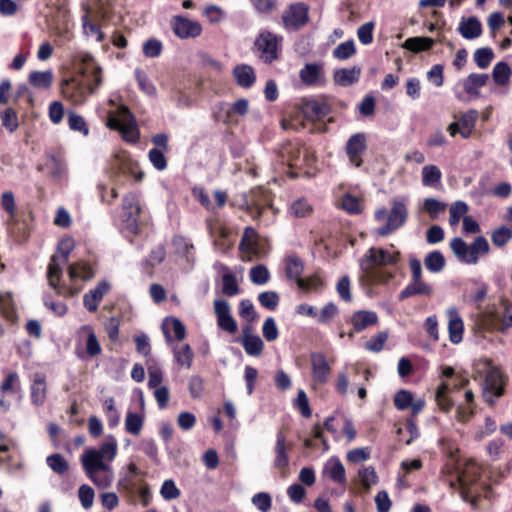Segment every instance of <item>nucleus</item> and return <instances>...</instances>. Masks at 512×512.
<instances>
[{
    "instance_id": "nucleus-1",
    "label": "nucleus",
    "mask_w": 512,
    "mask_h": 512,
    "mask_svg": "<svg viewBox=\"0 0 512 512\" xmlns=\"http://www.w3.org/2000/svg\"><path fill=\"white\" fill-rule=\"evenodd\" d=\"M73 247V239H62L58 244L56 253L51 257L47 268L49 286L57 295L63 297H73L78 294L81 287H77V283L88 281L95 275L94 268L88 262L81 260L68 267V276L71 284H66L62 281L63 269L68 264L69 255Z\"/></svg>"
},
{
    "instance_id": "nucleus-2",
    "label": "nucleus",
    "mask_w": 512,
    "mask_h": 512,
    "mask_svg": "<svg viewBox=\"0 0 512 512\" xmlns=\"http://www.w3.org/2000/svg\"><path fill=\"white\" fill-rule=\"evenodd\" d=\"M72 61L82 76L87 78V83L75 78L66 79L62 82L61 91L73 104H83L102 85V68L90 52L83 50L75 51Z\"/></svg>"
},
{
    "instance_id": "nucleus-3",
    "label": "nucleus",
    "mask_w": 512,
    "mask_h": 512,
    "mask_svg": "<svg viewBox=\"0 0 512 512\" xmlns=\"http://www.w3.org/2000/svg\"><path fill=\"white\" fill-rule=\"evenodd\" d=\"M400 261V252L391 245L390 249L371 247L360 259L359 265L362 275L360 282L363 286H374L388 283L394 274L382 269L395 266Z\"/></svg>"
},
{
    "instance_id": "nucleus-4",
    "label": "nucleus",
    "mask_w": 512,
    "mask_h": 512,
    "mask_svg": "<svg viewBox=\"0 0 512 512\" xmlns=\"http://www.w3.org/2000/svg\"><path fill=\"white\" fill-rule=\"evenodd\" d=\"M475 375L481 378L482 396L489 405L504 394L505 378L502 371L490 360H483L476 364Z\"/></svg>"
},
{
    "instance_id": "nucleus-5",
    "label": "nucleus",
    "mask_w": 512,
    "mask_h": 512,
    "mask_svg": "<svg viewBox=\"0 0 512 512\" xmlns=\"http://www.w3.org/2000/svg\"><path fill=\"white\" fill-rule=\"evenodd\" d=\"M408 201L407 196H398L391 199L389 211L386 208H380L375 211V220L382 223L377 228L379 236L390 235L405 224L408 218Z\"/></svg>"
},
{
    "instance_id": "nucleus-6",
    "label": "nucleus",
    "mask_w": 512,
    "mask_h": 512,
    "mask_svg": "<svg viewBox=\"0 0 512 512\" xmlns=\"http://www.w3.org/2000/svg\"><path fill=\"white\" fill-rule=\"evenodd\" d=\"M450 248L458 261L468 265L477 264L479 258L490 250L489 243L483 236L476 237L471 244H467L460 237H455L450 242Z\"/></svg>"
},
{
    "instance_id": "nucleus-7",
    "label": "nucleus",
    "mask_w": 512,
    "mask_h": 512,
    "mask_svg": "<svg viewBox=\"0 0 512 512\" xmlns=\"http://www.w3.org/2000/svg\"><path fill=\"white\" fill-rule=\"evenodd\" d=\"M457 476L455 481H450L451 488H457L460 491L461 498L465 502H470L476 506V499H470L469 489L477 482L481 475V468L474 460H466L457 467Z\"/></svg>"
},
{
    "instance_id": "nucleus-8",
    "label": "nucleus",
    "mask_w": 512,
    "mask_h": 512,
    "mask_svg": "<svg viewBox=\"0 0 512 512\" xmlns=\"http://www.w3.org/2000/svg\"><path fill=\"white\" fill-rule=\"evenodd\" d=\"M118 444L113 435H107L99 448H89L81 456L82 465H110L117 455Z\"/></svg>"
},
{
    "instance_id": "nucleus-9",
    "label": "nucleus",
    "mask_w": 512,
    "mask_h": 512,
    "mask_svg": "<svg viewBox=\"0 0 512 512\" xmlns=\"http://www.w3.org/2000/svg\"><path fill=\"white\" fill-rule=\"evenodd\" d=\"M283 37L268 30H262L256 37L255 51L264 63H272L278 59L282 48Z\"/></svg>"
},
{
    "instance_id": "nucleus-10",
    "label": "nucleus",
    "mask_w": 512,
    "mask_h": 512,
    "mask_svg": "<svg viewBox=\"0 0 512 512\" xmlns=\"http://www.w3.org/2000/svg\"><path fill=\"white\" fill-rule=\"evenodd\" d=\"M141 206L139 197L136 193L126 194L122 202V231L126 235H136L139 232V215Z\"/></svg>"
},
{
    "instance_id": "nucleus-11",
    "label": "nucleus",
    "mask_w": 512,
    "mask_h": 512,
    "mask_svg": "<svg viewBox=\"0 0 512 512\" xmlns=\"http://www.w3.org/2000/svg\"><path fill=\"white\" fill-rule=\"evenodd\" d=\"M108 126L121 132L124 140L136 143L139 140V129L137 124L125 106H120L117 116H110Z\"/></svg>"
},
{
    "instance_id": "nucleus-12",
    "label": "nucleus",
    "mask_w": 512,
    "mask_h": 512,
    "mask_svg": "<svg viewBox=\"0 0 512 512\" xmlns=\"http://www.w3.org/2000/svg\"><path fill=\"white\" fill-rule=\"evenodd\" d=\"M367 149V137L363 132L355 133L346 142L345 152L351 165L360 167L363 163L362 156Z\"/></svg>"
},
{
    "instance_id": "nucleus-13",
    "label": "nucleus",
    "mask_w": 512,
    "mask_h": 512,
    "mask_svg": "<svg viewBox=\"0 0 512 512\" xmlns=\"http://www.w3.org/2000/svg\"><path fill=\"white\" fill-rule=\"evenodd\" d=\"M173 32L180 39L196 38L202 33V26L196 20L183 15H176L171 21Z\"/></svg>"
},
{
    "instance_id": "nucleus-14",
    "label": "nucleus",
    "mask_w": 512,
    "mask_h": 512,
    "mask_svg": "<svg viewBox=\"0 0 512 512\" xmlns=\"http://www.w3.org/2000/svg\"><path fill=\"white\" fill-rule=\"evenodd\" d=\"M214 313L216 315L217 325L221 330L229 334H234L237 331V322L232 317L231 307L226 300L216 299L214 301Z\"/></svg>"
},
{
    "instance_id": "nucleus-15",
    "label": "nucleus",
    "mask_w": 512,
    "mask_h": 512,
    "mask_svg": "<svg viewBox=\"0 0 512 512\" xmlns=\"http://www.w3.org/2000/svg\"><path fill=\"white\" fill-rule=\"evenodd\" d=\"M86 476L98 488L106 489L111 486L114 472L110 465H82Z\"/></svg>"
},
{
    "instance_id": "nucleus-16",
    "label": "nucleus",
    "mask_w": 512,
    "mask_h": 512,
    "mask_svg": "<svg viewBox=\"0 0 512 512\" xmlns=\"http://www.w3.org/2000/svg\"><path fill=\"white\" fill-rule=\"evenodd\" d=\"M308 21V8L303 3L293 4L283 15V23L288 30H299Z\"/></svg>"
},
{
    "instance_id": "nucleus-17",
    "label": "nucleus",
    "mask_w": 512,
    "mask_h": 512,
    "mask_svg": "<svg viewBox=\"0 0 512 512\" xmlns=\"http://www.w3.org/2000/svg\"><path fill=\"white\" fill-rule=\"evenodd\" d=\"M217 107L218 112L216 114V119L224 123H231L233 121V115L244 116L248 113L249 103L246 99L241 98L232 105L221 102Z\"/></svg>"
},
{
    "instance_id": "nucleus-18",
    "label": "nucleus",
    "mask_w": 512,
    "mask_h": 512,
    "mask_svg": "<svg viewBox=\"0 0 512 512\" xmlns=\"http://www.w3.org/2000/svg\"><path fill=\"white\" fill-rule=\"evenodd\" d=\"M245 204L251 213L260 216L263 210L271 206L270 194L263 188L252 189L245 196Z\"/></svg>"
},
{
    "instance_id": "nucleus-19",
    "label": "nucleus",
    "mask_w": 512,
    "mask_h": 512,
    "mask_svg": "<svg viewBox=\"0 0 512 512\" xmlns=\"http://www.w3.org/2000/svg\"><path fill=\"white\" fill-rule=\"evenodd\" d=\"M299 77L306 86H322L325 83L324 66L321 63H307L299 71Z\"/></svg>"
},
{
    "instance_id": "nucleus-20",
    "label": "nucleus",
    "mask_w": 512,
    "mask_h": 512,
    "mask_svg": "<svg viewBox=\"0 0 512 512\" xmlns=\"http://www.w3.org/2000/svg\"><path fill=\"white\" fill-rule=\"evenodd\" d=\"M290 446L286 443L285 435L282 432H278L276 435V443L274 446V467L281 471L283 476L286 475L287 469L290 464L289 458Z\"/></svg>"
},
{
    "instance_id": "nucleus-21",
    "label": "nucleus",
    "mask_w": 512,
    "mask_h": 512,
    "mask_svg": "<svg viewBox=\"0 0 512 512\" xmlns=\"http://www.w3.org/2000/svg\"><path fill=\"white\" fill-rule=\"evenodd\" d=\"M79 340L85 342V353L89 357H95L101 354L102 348L94 331V328L90 324H85L79 327L77 331Z\"/></svg>"
},
{
    "instance_id": "nucleus-22",
    "label": "nucleus",
    "mask_w": 512,
    "mask_h": 512,
    "mask_svg": "<svg viewBox=\"0 0 512 512\" xmlns=\"http://www.w3.org/2000/svg\"><path fill=\"white\" fill-rule=\"evenodd\" d=\"M312 378L319 384L326 383L331 373V366L322 353H312L310 356Z\"/></svg>"
},
{
    "instance_id": "nucleus-23",
    "label": "nucleus",
    "mask_w": 512,
    "mask_h": 512,
    "mask_svg": "<svg viewBox=\"0 0 512 512\" xmlns=\"http://www.w3.org/2000/svg\"><path fill=\"white\" fill-rule=\"evenodd\" d=\"M448 318V333L449 340L453 344H458L463 339L464 322L455 307H450L446 310Z\"/></svg>"
},
{
    "instance_id": "nucleus-24",
    "label": "nucleus",
    "mask_w": 512,
    "mask_h": 512,
    "mask_svg": "<svg viewBox=\"0 0 512 512\" xmlns=\"http://www.w3.org/2000/svg\"><path fill=\"white\" fill-rule=\"evenodd\" d=\"M110 290V284L103 280L100 281L94 289H91L83 296L84 307L89 312H95L98 309L104 295Z\"/></svg>"
},
{
    "instance_id": "nucleus-25",
    "label": "nucleus",
    "mask_w": 512,
    "mask_h": 512,
    "mask_svg": "<svg viewBox=\"0 0 512 512\" xmlns=\"http://www.w3.org/2000/svg\"><path fill=\"white\" fill-rule=\"evenodd\" d=\"M47 398V384L43 374L37 373L34 375L30 387V399L32 405L41 407L44 405Z\"/></svg>"
},
{
    "instance_id": "nucleus-26",
    "label": "nucleus",
    "mask_w": 512,
    "mask_h": 512,
    "mask_svg": "<svg viewBox=\"0 0 512 512\" xmlns=\"http://www.w3.org/2000/svg\"><path fill=\"white\" fill-rule=\"evenodd\" d=\"M323 474L337 484H346V471L338 457H330L325 462Z\"/></svg>"
},
{
    "instance_id": "nucleus-27",
    "label": "nucleus",
    "mask_w": 512,
    "mask_h": 512,
    "mask_svg": "<svg viewBox=\"0 0 512 512\" xmlns=\"http://www.w3.org/2000/svg\"><path fill=\"white\" fill-rule=\"evenodd\" d=\"M457 31L464 39L473 40L481 36L482 24L475 16L462 17Z\"/></svg>"
},
{
    "instance_id": "nucleus-28",
    "label": "nucleus",
    "mask_w": 512,
    "mask_h": 512,
    "mask_svg": "<svg viewBox=\"0 0 512 512\" xmlns=\"http://www.w3.org/2000/svg\"><path fill=\"white\" fill-rule=\"evenodd\" d=\"M377 322L378 316L374 311L359 310L353 313L351 317L353 332L350 333V336H352L354 332L359 333L366 328L375 325Z\"/></svg>"
},
{
    "instance_id": "nucleus-29",
    "label": "nucleus",
    "mask_w": 512,
    "mask_h": 512,
    "mask_svg": "<svg viewBox=\"0 0 512 512\" xmlns=\"http://www.w3.org/2000/svg\"><path fill=\"white\" fill-rule=\"evenodd\" d=\"M162 331L166 342H172V335L177 341H182L186 336L184 324L177 318H165L162 323Z\"/></svg>"
},
{
    "instance_id": "nucleus-30",
    "label": "nucleus",
    "mask_w": 512,
    "mask_h": 512,
    "mask_svg": "<svg viewBox=\"0 0 512 512\" xmlns=\"http://www.w3.org/2000/svg\"><path fill=\"white\" fill-rule=\"evenodd\" d=\"M304 270L303 261L296 255H289L285 259V273L288 279L294 280L298 287L304 285L301 274Z\"/></svg>"
},
{
    "instance_id": "nucleus-31",
    "label": "nucleus",
    "mask_w": 512,
    "mask_h": 512,
    "mask_svg": "<svg viewBox=\"0 0 512 512\" xmlns=\"http://www.w3.org/2000/svg\"><path fill=\"white\" fill-rule=\"evenodd\" d=\"M433 293V288L430 284L424 282L422 279L411 280L409 284L400 292L399 300H405L415 295L430 296Z\"/></svg>"
},
{
    "instance_id": "nucleus-32",
    "label": "nucleus",
    "mask_w": 512,
    "mask_h": 512,
    "mask_svg": "<svg viewBox=\"0 0 512 512\" xmlns=\"http://www.w3.org/2000/svg\"><path fill=\"white\" fill-rule=\"evenodd\" d=\"M54 73L52 70L32 71L28 75L29 84L36 90L46 91L52 87Z\"/></svg>"
},
{
    "instance_id": "nucleus-33",
    "label": "nucleus",
    "mask_w": 512,
    "mask_h": 512,
    "mask_svg": "<svg viewBox=\"0 0 512 512\" xmlns=\"http://www.w3.org/2000/svg\"><path fill=\"white\" fill-rule=\"evenodd\" d=\"M233 76L236 83L242 88H250L255 80L256 75L252 66L247 64H240L234 67Z\"/></svg>"
},
{
    "instance_id": "nucleus-34",
    "label": "nucleus",
    "mask_w": 512,
    "mask_h": 512,
    "mask_svg": "<svg viewBox=\"0 0 512 512\" xmlns=\"http://www.w3.org/2000/svg\"><path fill=\"white\" fill-rule=\"evenodd\" d=\"M303 113L307 118L319 120L329 113V106L321 101L310 99L306 100L302 105Z\"/></svg>"
},
{
    "instance_id": "nucleus-35",
    "label": "nucleus",
    "mask_w": 512,
    "mask_h": 512,
    "mask_svg": "<svg viewBox=\"0 0 512 512\" xmlns=\"http://www.w3.org/2000/svg\"><path fill=\"white\" fill-rule=\"evenodd\" d=\"M361 75L360 67L338 69L334 73L335 83L347 87L359 81Z\"/></svg>"
},
{
    "instance_id": "nucleus-36",
    "label": "nucleus",
    "mask_w": 512,
    "mask_h": 512,
    "mask_svg": "<svg viewBox=\"0 0 512 512\" xmlns=\"http://www.w3.org/2000/svg\"><path fill=\"white\" fill-rule=\"evenodd\" d=\"M42 169L46 170L48 175L55 180L62 179L66 172V166L63 160L53 154L47 156Z\"/></svg>"
},
{
    "instance_id": "nucleus-37",
    "label": "nucleus",
    "mask_w": 512,
    "mask_h": 512,
    "mask_svg": "<svg viewBox=\"0 0 512 512\" xmlns=\"http://www.w3.org/2000/svg\"><path fill=\"white\" fill-rule=\"evenodd\" d=\"M489 79L488 74H470L463 82L464 90L472 96H478V89L485 86Z\"/></svg>"
},
{
    "instance_id": "nucleus-38",
    "label": "nucleus",
    "mask_w": 512,
    "mask_h": 512,
    "mask_svg": "<svg viewBox=\"0 0 512 512\" xmlns=\"http://www.w3.org/2000/svg\"><path fill=\"white\" fill-rule=\"evenodd\" d=\"M175 362L181 366L189 369L192 365L194 353L189 344L182 346H174L172 348Z\"/></svg>"
},
{
    "instance_id": "nucleus-39",
    "label": "nucleus",
    "mask_w": 512,
    "mask_h": 512,
    "mask_svg": "<svg viewBox=\"0 0 512 512\" xmlns=\"http://www.w3.org/2000/svg\"><path fill=\"white\" fill-rule=\"evenodd\" d=\"M238 342L243 346L246 354L252 357H258L262 354L264 343L259 335L253 337L239 338Z\"/></svg>"
},
{
    "instance_id": "nucleus-40",
    "label": "nucleus",
    "mask_w": 512,
    "mask_h": 512,
    "mask_svg": "<svg viewBox=\"0 0 512 512\" xmlns=\"http://www.w3.org/2000/svg\"><path fill=\"white\" fill-rule=\"evenodd\" d=\"M424 265L429 272L439 273L444 269L446 260L442 252L434 250L425 256Z\"/></svg>"
},
{
    "instance_id": "nucleus-41",
    "label": "nucleus",
    "mask_w": 512,
    "mask_h": 512,
    "mask_svg": "<svg viewBox=\"0 0 512 512\" xmlns=\"http://www.w3.org/2000/svg\"><path fill=\"white\" fill-rule=\"evenodd\" d=\"M478 111L471 109L464 113L460 119L457 121L460 126V134L463 138L470 137L472 130L475 126V123L478 119Z\"/></svg>"
},
{
    "instance_id": "nucleus-42",
    "label": "nucleus",
    "mask_w": 512,
    "mask_h": 512,
    "mask_svg": "<svg viewBox=\"0 0 512 512\" xmlns=\"http://www.w3.org/2000/svg\"><path fill=\"white\" fill-rule=\"evenodd\" d=\"M434 45V40L429 37H410L408 38L403 47L407 50H410L414 53H419L421 51H427L431 49Z\"/></svg>"
},
{
    "instance_id": "nucleus-43",
    "label": "nucleus",
    "mask_w": 512,
    "mask_h": 512,
    "mask_svg": "<svg viewBox=\"0 0 512 512\" xmlns=\"http://www.w3.org/2000/svg\"><path fill=\"white\" fill-rule=\"evenodd\" d=\"M144 424V416L132 411H128L125 418V430L132 435H138Z\"/></svg>"
},
{
    "instance_id": "nucleus-44",
    "label": "nucleus",
    "mask_w": 512,
    "mask_h": 512,
    "mask_svg": "<svg viewBox=\"0 0 512 512\" xmlns=\"http://www.w3.org/2000/svg\"><path fill=\"white\" fill-rule=\"evenodd\" d=\"M240 249L247 252H256L258 250V235L252 227H247L244 230Z\"/></svg>"
},
{
    "instance_id": "nucleus-45",
    "label": "nucleus",
    "mask_w": 512,
    "mask_h": 512,
    "mask_svg": "<svg viewBox=\"0 0 512 512\" xmlns=\"http://www.w3.org/2000/svg\"><path fill=\"white\" fill-rule=\"evenodd\" d=\"M134 74L139 88L148 96L155 97L157 95V89L147 74L139 68L135 69Z\"/></svg>"
},
{
    "instance_id": "nucleus-46",
    "label": "nucleus",
    "mask_w": 512,
    "mask_h": 512,
    "mask_svg": "<svg viewBox=\"0 0 512 512\" xmlns=\"http://www.w3.org/2000/svg\"><path fill=\"white\" fill-rule=\"evenodd\" d=\"M442 173L435 165H427L422 168V184L433 187L440 182Z\"/></svg>"
},
{
    "instance_id": "nucleus-47",
    "label": "nucleus",
    "mask_w": 512,
    "mask_h": 512,
    "mask_svg": "<svg viewBox=\"0 0 512 512\" xmlns=\"http://www.w3.org/2000/svg\"><path fill=\"white\" fill-rule=\"evenodd\" d=\"M511 76V68L506 62H498L492 71V77L497 85L503 86L509 82Z\"/></svg>"
},
{
    "instance_id": "nucleus-48",
    "label": "nucleus",
    "mask_w": 512,
    "mask_h": 512,
    "mask_svg": "<svg viewBox=\"0 0 512 512\" xmlns=\"http://www.w3.org/2000/svg\"><path fill=\"white\" fill-rule=\"evenodd\" d=\"M358 477L366 491H369L370 488L378 482V476L372 466H366L359 469Z\"/></svg>"
},
{
    "instance_id": "nucleus-49",
    "label": "nucleus",
    "mask_w": 512,
    "mask_h": 512,
    "mask_svg": "<svg viewBox=\"0 0 512 512\" xmlns=\"http://www.w3.org/2000/svg\"><path fill=\"white\" fill-rule=\"evenodd\" d=\"M222 293L225 296L232 297L240 293L236 276L230 272L222 275Z\"/></svg>"
},
{
    "instance_id": "nucleus-50",
    "label": "nucleus",
    "mask_w": 512,
    "mask_h": 512,
    "mask_svg": "<svg viewBox=\"0 0 512 512\" xmlns=\"http://www.w3.org/2000/svg\"><path fill=\"white\" fill-rule=\"evenodd\" d=\"M0 311L8 321L13 322L16 319V312L10 293L0 295Z\"/></svg>"
},
{
    "instance_id": "nucleus-51",
    "label": "nucleus",
    "mask_w": 512,
    "mask_h": 512,
    "mask_svg": "<svg viewBox=\"0 0 512 512\" xmlns=\"http://www.w3.org/2000/svg\"><path fill=\"white\" fill-rule=\"evenodd\" d=\"M494 58V52L489 47H482L474 52V61L480 69H486Z\"/></svg>"
},
{
    "instance_id": "nucleus-52",
    "label": "nucleus",
    "mask_w": 512,
    "mask_h": 512,
    "mask_svg": "<svg viewBox=\"0 0 512 512\" xmlns=\"http://www.w3.org/2000/svg\"><path fill=\"white\" fill-rule=\"evenodd\" d=\"M355 53L356 49L353 40L342 42L333 50V56L338 60H347Z\"/></svg>"
},
{
    "instance_id": "nucleus-53",
    "label": "nucleus",
    "mask_w": 512,
    "mask_h": 512,
    "mask_svg": "<svg viewBox=\"0 0 512 512\" xmlns=\"http://www.w3.org/2000/svg\"><path fill=\"white\" fill-rule=\"evenodd\" d=\"M47 465L57 474L63 475L67 472L69 465L65 458L58 453L52 454L46 458Z\"/></svg>"
},
{
    "instance_id": "nucleus-54",
    "label": "nucleus",
    "mask_w": 512,
    "mask_h": 512,
    "mask_svg": "<svg viewBox=\"0 0 512 512\" xmlns=\"http://www.w3.org/2000/svg\"><path fill=\"white\" fill-rule=\"evenodd\" d=\"M68 126L71 130L78 131L85 136L89 133V129L84 118L72 110L68 112Z\"/></svg>"
},
{
    "instance_id": "nucleus-55",
    "label": "nucleus",
    "mask_w": 512,
    "mask_h": 512,
    "mask_svg": "<svg viewBox=\"0 0 512 512\" xmlns=\"http://www.w3.org/2000/svg\"><path fill=\"white\" fill-rule=\"evenodd\" d=\"M249 277L252 283L264 285L268 282L270 273L266 266L259 264L250 269Z\"/></svg>"
},
{
    "instance_id": "nucleus-56",
    "label": "nucleus",
    "mask_w": 512,
    "mask_h": 512,
    "mask_svg": "<svg viewBox=\"0 0 512 512\" xmlns=\"http://www.w3.org/2000/svg\"><path fill=\"white\" fill-rule=\"evenodd\" d=\"M20 390V379L16 372H10L0 385V391L5 393H16Z\"/></svg>"
},
{
    "instance_id": "nucleus-57",
    "label": "nucleus",
    "mask_w": 512,
    "mask_h": 512,
    "mask_svg": "<svg viewBox=\"0 0 512 512\" xmlns=\"http://www.w3.org/2000/svg\"><path fill=\"white\" fill-rule=\"evenodd\" d=\"M81 21L84 34L87 37L95 35L97 42H102L104 40V34L101 31L100 26L92 23L87 14L81 17Z\"/></svg>"
},
{
    "instance_id": "nucleus-58",
    "label": "nucleus",
    "mask_w": 512,
    "mask_h": 512,
    "mask_svg": "<svg viewBox=\"0 0 512 512\" xmlns=\"http://www.w3.org/2000/svg\"><path fill=\"white\" fill-rule=\"evenodd\" d=\"M446 204L435 198H426L423 203V209L432 219H436L438 215L445 211Z\"/></svg>"
},
{
    "instance_id": "nucleus-59",
    "label": "nucleus",
    "mask_w": 512,
    "mask_h": 512,
    "mask_svg": "<svg viewBox=\"0 0 512 512\" xmlns=\"http://www.w3.org/2000/svg\"><path fill=\"white\" fill-rule=\"evenodd\" d=\"M336 291L340 297L341 300L350 303L353 300L352 293H351V282L349 276L345 275L342 276L337 284H336Z\"/></svg>"
},
{
    "instance_id": "nucleus-60",
    "label": "nucleus",
    "mask_w": 512,
    "mask_h": 512,
    "mask_svg": "<svg viewBox=\"0 0 512 512\" xmlns=\"http://www.w3.org/2000/svg\"><path fill=\"white\" fill-rule=\"evenodd\" d=\"M468 205L463 201H456L450 206L449 223L455 226L459 223L460 219L467 213Z\"/></svg>"
},
{
    "instance_id": "nucleus-61",
    "label": "nucleus",
    "mask_w": 512,
    "mask_h": 512,
    "mask_svg": "<svg viewBox=\"0 0 512 512\" xmlns=\"http://www.w3.org/2000/svg\"><path fill=\"white\" fill-rule=\"evenodd\" d=\"M340 206L349 214H359L361 212V205L359 199L350 193L343 195Z\"/></svg>"
},
{
    "instance_id": "nucleus-62",
    "label": "nucleus",
    "mask_w": 512,
    "mask_h": 512,
    "mask_svg": "<svg viewBox=\"0 0 512 512\" xmlns=\"http://www.w3.org/2000/svg\"><path fill=\"white\" fill-rule=\"evenodd\" d=\"M338 312V307L333 302H329L317 313L316 320L321 324H328Z\"/></svg>"
},
{
    "instance_id": "nucleus-63",
    "label": "nucleus",
    "mask_w": 512,
    "mask_h": 512,
    "mask_svg": "<svg viewBox=\"0 0 512 512\" xmlns=\"http://www.w3.org/2000/svg\"><path fill=\"white\" fill-rule=\"evenodd\" d=\"M511 238L512 230L506 226L499 227L491 235L492 243L497 247L506 245Z\"/></svg>"
},
{
    "instance_id": "nucleus-64",
    "label": "nucleus",
    "mask_w": 512,
    "mask_h": 512,
    "mask_svg": "<svg viewBox=\"0 0 512 512\" xmlns=\"http://www.w3.org/2000/svg\"><path fill=\"white\" fill-rule=\"evenodd\" d=\"M279 295L274 291H265L258 295L259 303L266 309L273 311L279 304Z\"/></svg>"
}]
</instances>
